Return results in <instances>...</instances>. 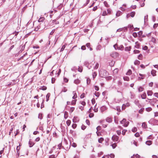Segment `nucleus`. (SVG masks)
Listing matches in <instances>:
<instances>
[{"instance_id": "c9c22d12", "label": "nucleus", "mask_w": 158, "mask_h": 158, "mask_svg": "<svg viewBox=\"0 0 158 158\" xmlns=\"http://www.w3.org/2000/svg\"><path fill=\"white\" fill-rule=\"evenodd\" d=\"M47 87L45 86H41L40 87V89L43 90H44L47 89Z\"/></svg>"}, {"instance_id": "c03bdc74", "label": "nucleus", "mask_w": 158, "mask_h": 158, "mask_svg": "<svg viewBox=\"0 0 158 158\" xmlns=\"http://www.w3.org/2000/svg\"><path fill=\"white\" fill-rule=\"evenodd\" d=\"M134 102L135 104H136L137 106H138L139 105V102L138 100L137 99L135 100L134 101Z\"/></svg>"}, {"instance_id": "7c9ffc66", "label": "nucleus", "mask_w": 158, "mask_h": 158, "mask_svg": "<svg viewBox=\"0 0 158 158\" xmlns=\"http://www.w3.org/2000/svg\"><path fill=\"white\" fill-rule=\"evenodd\" d=\"M104 139L102 137H101L100 139H98V141L99 143H102V142L103 141Z\"/></svg>"}, {"instance_id": "79ce46f5", "label": "nucleus", "mask_w": 158, "mask_h": 158, "mask_svg": "<svg viewBox=\"0 0 158 158\" xmlns=\"http://www.w3.org/2000/svg\"><path fill=\"white\" fill-rule=\"evenodd\" d=\"M38 118L40 119H42L43 118L42 114L40 113L38 115Z\"/></svg>"}, {"instance_id": "bf43d9fd", "label": "nucleus", "mask_w": 158, "mask_h": 158, "mask_svg": "<svg viewBox=\"0 0 158 158\" xmlns=\"http://www.w3.org/2000/svg\"><path fill=\"white\" fill-rule=\"evenodd\" d=\"M94 114L93 113H91L89 114V118H91L94 117Z\"/></svg>"}, {"instance_id": "4c0bfd02", "label": "nucleus", "mask_w": 158, "mask_h": 158, "mask_svg": "<svg viewBox=\"0 0 158 158\" xmlns=\"http://www.w3.org/2000/svg\"><path fill=\"white\" fill-rule=\"evenodd\" d=\"M129 122L128 121H127L125 122V123L123 125V126L124 127H127L128 125H129Z\"/></svg>"}, {"instance_id": "0e129e2a", "label": "nucleus", "mask_w": 158, "mask_h": 158, "mask_svg": "<svg viewBox=\"0 0 158 158\" xmlns=\"http://www.w3.org/2000/svg\"><path fill=\"white\" fill-rule=\"evenodd\" d=\"M65 48V46L64 45H63L60 51H63L64 50Z\"/></svg>"}, {"instance_id": "a878e982", "label": "nucleus", "mask_w": 158, "mask_h": 158, "mask_svg": "<svg viewBox=\"0 0 158 158\" xmlns=\"http://www.w3.org/2000/svg\"><path fill=\"white\" fill-rule=\"evenodd\" d=\"M131 47L130 46L126 47L125 48V50L126 51H130L131 50Z\"/></svg>"}, {"instance_id": "f03ea898", "label": "nucleus", "mask_w": 158, "mask_h": 158, "mask_svg": "<svg viewBox=\"0 0 158 158\" xmlns=\"http://www.w3.org/2000/svg\"><path fill=\"white\" fill-rule=\"evenodd\" d=\"M148 123L151 124L153 125H158V121L157 120L154 118L151 119L149 121Z\"/></svg>"}, {"instance_id": "72a5a7b5", "label": "nucleus", "mask_w": 158, "mask_h": 158, "mask_svg": "<svg viewBox=\"0 0 158 158\" xmlns=\"http://www.w3.org/2000/svg\"><path fill=\"white\" fill-rule=\"evenodd\" d=\"M142 127L143 128H146L147 127V125L145 123H143L142 124Z\"/></svg>"}, {"instance_id": "5701e85b", "label": "nucleus", "mask_w": 158, "mask_h": 158, "mask_svg": "<svg viewBox=\"0 0 158 158\" xmlns=\"http://www.w3.org/2000/svg\"><path fill=\"white\" fill-rule=\"evenodd\" d=\"M99 66V64L98 63H96L95 66L94 67V69H98Z\"/></svg>"}, {"instance_id": "412c9836", "label": "nucleus", "mask_w": 158, "mask_h": 158, "mask_svg": "<svg viewBox=\"0 0 158 158\" xmlns=\"http://www.w3.org/2000/svg\"><path fill=\"white\" fill-rule=\"evenodd\" d=\"M135 65H139L140 63V62L137 60H135L134 62Z\"/></svg>"}, {"instance_id": "4d7b16f0", "label": "nucleus", "mask_w": 158, "mask_h": 158, "mask_svg": "<svg viewBox=\"0 0 158 158\" xmlns=\"http://www.w3.org/2000/svg\"><path fill=\"white\" fill-rule=\"evenodd\" d=\"M76 100H74L72 101L71 102V104L72 105H75L76 104Z\"/></svg>"}, {"instance_id": "338daca9", "label": "nucleus", "mask_w": 158, "mask_h": 158, "mask_svg": "<svg viewBox=\"0 0 158 158\" xmlns=\"http://www.w3.org/2000/svg\"><path fill=\"white\" fill-rule=\"evenodd\" d=\"M94 88L97 91H98L99 89V87L98 86L96 85L94 86Z\"/></svg>"}, {"instance_id": "e433bc0d", "label": "nucleus", "mask_w": 158, "mask_h": 158, "mask_svg": "<svg viewBox=\"0 0 158 158\" xmlns=\"http://www.w3.org/2000/svg\"><path fill=\"white\" fill-rule=\"evenodd\" d=\"M108 14L106 10L104 11L103 12L102 14V15L103 16H105L106 15H107Z\"/></svg>"}, {"instance_id": "37998d69", "label": "nucleus", "mask_w": 158, "mask_h": 158, "mask_svg": "<svg viewBox=\"0 0 158 158\" xmlns=\"http://www.w3.org/2000/svg\"><path fill=\"white\" fill-rule=\"evenodd\" d=\"M71 121L70 120H68L67 121H66V124H67V125L68 126H69L70 125V124H71Z\"/></svg>"}, {"instance_id": "49530a36", "label": "nucleus", "mask_w": 158, "mask_h": 158, "mask_svg": "<svg viewBox=\"0 0 158 158\" xmlns=\"http://www.w3.org/2000/svg\"><path fill=\"white\" fill-rule=\"evenodd\" d=\"M133 52L134 54H138L140 52V51L138 50H135Z\"/></svg>"}, {"instance_id": "f3484780", "label": "nucleus", "mask_w": 158, "mask_h": 158, "mask_svg": "<svg viewBox=\"0 0 158 158\" xmlns=\"http://www.w3.org/2000/svg\"><path fill=\"white\" fill-rule=\"evenodd\" d=\"M25 47V45H24L21 46V49L19 51V52H21L24 49Z\"/></svg>"}, {"instance_id": "de8ad7c7", "label": "nucleus", "mask_w": 158, "mask_h": 158, "mask_svg": "<svg viewBox=\"0 0 158 158\" xmlns=\"http://www.w3.org/2000/svg\"><path fill=\"white\" fill-rule=\"evenodd\" d=\"M123 79L125 81H129V78L128 77H123Z\"/></svg>"}, {"instance_id": "7ed1b4c3", "label": "nucleus", "mask_w": 158, "mask_h": 158, "mask_svg": "<svg viewBox=\"0 0 158 158\" xmlns=\"http://www.w3.org/2000/svg\"><path fill=\"white\" fill-rule=\"evenodd\" d=\"M111 56L114 58H116L119 56L118 54L116 52H113L110 54Z\"/></svg>"}, {"instance_id": "09e8293b", "label": "nucleus", "mask_w": 158, "mask_h": 158, "mask_svg": "<svg viewBox=\"0 0 158 158\" xmlns=\"http://www.w3.org/2000/svg\"><path fill=\"white\" fill-rule=\"evenodd\" d=\"M71 70L72 71L76 72L77 70V69L75 67H73L71 69Z\"/></svg>"}, {"instance_id": "39448f33", "label": "nucleus", "mask_w": 158, "mask_h": 158, "mask_svg": "<svg viewBox=\"0 0 158 158\" xmlns=\"http://www.w3.org/2000/svg\"><path fill=\"white\" fill-rule=\"evenodd\" d=\"M84 65L85 66L89 69H90L92 68L91 66H89V64L88 61H85L84 62Z\"/></svg>"}, {"instance_id": "c85d7f7f", "label": "nucleus", "mask_w": 158, "mask_h": 158, "mask_svg": "<svg viewBox=\"0 0 158 158\" xmlns=\"http://www.w3.org/2000/svg\"><path fill=\"white\" fill-rule=\"evenodd\" d=\"M111 146H112L113 149H114L116 148L117 145L116 144V143H114L111 144Z\"/></svg>"}, {"instance_id": "a211bd4d", "label": "nucleus", "mask_w": 158, "mask_h": 158, "mask_svg": "<svg viewBox=\"0 0 158 158\" xmlns=\"http://www.w3.org/2000/svg\"><path fill=\"white\" fill-rule=\"evenodd\" d=\"M52 23L55 24H57L59 23V22L57 21V20L55 19L52 20Z\"/></svg>"}, {"instance_id": "cd10ccee", "label": "nucleus", "mask_w": 158, "mask_h": 158, "mask_svg": "<svg viewBox=\"0 0 158 158\" xmlns=\"http://www.w3.org/2000/svg\"><path fill=\"white\" fill-rule=\"evenodd\" d=\"M127 121V120L125 118H123L122 120L121 121H120V123L121 124H123V125L125 123V122H126Z\"/></svg>"}, {"instance_id": "393cba45", "label": "nucleus", "mask_w": 158, "mask_h": 158, "mask_svg": "<svg viewBox=\"0 0 158 158\" xmlns=\"http://www.w3.org/2000/svg\"><path fill=\"white\" fill-rule=\"evenodd\" d=\"M130 14L131 17H133L135 15V12H131L130 13Z\"/></svg>"}, {"instance_id": "3c124183", "label": "nucleus", "mask_w": 158, "mask_h": 158, "mask_svg": "<svg viewBox=\"0 0 158 158\" xmlns=\"http://www.w3.org/2000/svg\"><path fill=\"white\" fill-rule=\"evenodd\" d=\"M123 30L124 31H127V30L128 27H125L124 28H123Z\"/></svg>"}, {"instance_id": "9b49d317", "label": "nucleus", "mask_w": 158, "mask_h": 158, "mask_svg": "<svg viewBox=\"0 0 158 158\" xmlns=\"http://www.w3.org/2000/svg\"><path fill=\"white\" fill-rule=\"evenodd\" d=\"M45 19V18L44 17H40L38 20V21L39 22H42Z\"/></svg>"}, {"instance_id": "2eb2a0df", "label": "nucleus", "mask_w": 158, "mask_h": 158, "mask_svg": "<svg viewBox=\"0 0 158 158\" xmlns=\"http://www.w3.org/2000/svg\"><path fill=\"white\" fill-rule=\"evenodd\" d=\"M146 144L148 145H150L152 144V141L151 140H148L146 141Z\"/></svg>"}, {"instance_id": "e2e57ef3", "label": "nucleus", "mask_w": 158, "mask_h": 158, "mask_svg": "<svg viewBox=\"0 0 158 158\" xmlns=\"http://www.w3.org/2000/svg\"><path fill=\"white\" fill-rule=\"evenodd\" d=\"M128 28H130L131 29H132L133 28V26L131 25H129L127 26Z\"/></svg>"}, {"instance_id": "9d476101", "label": "nucleus", "mask_w": 158, "mask_h": 158, "mask_svg": "<svg viewBox=\"0 0 158 158\" xmlns=\"http://www.w3.org/2000/svg\"><path fill=\"white\" fill-rule=\"evenodd\" d=\"M122 12L121 11L119 10L118 11L116 14V16L117 17L119 16L122 14Z\"/></svg>"}, {"instance_id": "1a4fd4ad", "label": "nucleus", "mask_w": 158, "mask_h": 158, "mask_svg": "<svg viewBox=\"0 0 158 158\" xmlns=\"http://www.w3.org/2000/svg\"><path fill=\"white\" fill-rule=\"evenodd\" d=\"M106 121L108 123H111L112 121V119L110 117H107L106 119Z\"/></svg>"}, {"instance_id": "b1692460", "label": "nucleus", "mask_w": 158, "mask_h": 158, "mask_svg": "<svg viewBox=\"0 0 158 158\" xmlns=\"http://www.w3.org/2000/svg\"><path fill=\"white\" fill-rule=\"evenodd\" d=\"M115 110H116L118 111L119 112L121 111L120 107L118 106L116 107L115 108H113Z\"/></svg>"}, {"instance_id": "774afa93", "label": "nucleus", "mask_w": 158, "mask_h": 158, "mask_svg": "<svg viewBox=\"0 0 158 158\" xmlns=\"http://www.w3.org/2000/svg\"><path fill=\"white\" fill-rule=\"evenodd\" d=\"M49 158H55V156L54 155H50L49 156Z\"/></svg>"}, {"instance_id": "13d9d810", "label": "nucleus", "mask_w": 158, "mask_h": 158, "mask_svg": "<svg viewBox=\"0 0 158 158\" xmlns=\"http://www.w3.org/2000/svg\"><path fill=\"white\" fill-rule=\"evenodd\" d=\"M143 34L142 31H140L138 32V34L139 36H141Z\"/></svg>"}, {"instance_id": "4be33fe9", "label": "nucleus", "mask_w": 158, "mask_h": 158, "mask_svg": "<svg viewBox=\"0 0 158 158\" xmlns=\"http://www.w3.org/2000/svg\"><path fill=\"white\" fill-rule=\"evenodd\" d=\"M138 58L139 60H142L143 59V55L142 54H140L138 56Z\"/></svg>"}, {"instance_id": "dca6fc26", "label": "nucleus", "mask_w": 158, "mask_h": 158, "mask_svg": "<svg viewBox=\"0 0 158 158\" xmlns=\"http://www.w3.org/2000/svg\"><path fill=\"white\" fill-rule=\"evenodd\" d=\"M152 92L151 90H148L147 92V94L148 96L152 95Z\"/></svg>"}, {"instance_id": "f257e3e1", "label": "nucleus", "mask_w": 158, "mask_h": 158, "mask_svg": "<svg viewBox=\"0 0 158 158\" xmlns=\"http://www.w3.org/2000/svg\"><path fill=\"white\" fill-rule=\"evenodd\" d=\"M99 74L102 77H105L108 75V73L106 70L102 69L99 71Z\"/></svg>"}, {"instance_id": "6e6552de", "label": "nucleus", "mask_w": 158, "mask_h": 158, "mask_svg": "<svg viewBox=\"0 0 158 158\" xmlns=\"http://www.w3.org/2000/svg\"><path fill=\"white\" fill-rule=\"evenodd\" d=\"M80 80H79L78 79L75 80L74 81V83H75L76 84H78L80 83Z\"/></svg>"}, {"instance_id": "69168bd1", "label": "nucleus", "mask_w": 158, "mask_h": 158, "mask_svg": "<svg viewBox=\"0 0 158 158\" xmlns=\"http://www.w3.org/2000/svg\"><path fill=\"white\" fill-rule=\"evenodd\" d=\"M158 26V23H155V24H154L153 26V28L154 29H155Z\"/></svg>"}, {"instance_id": "864d4df0", "label": "nucleus", "mask_w": 158, "mask_h": 158, "mask_svg": "<svg viewBox=\"0 0 158 158\" xmlns=\"http://www.w3.org/2000/svg\"><path fill=\"white\" fill-rule=\"evenodd\" d=\"M75 108L73 107H72L70 108V112L71 113H72L74 110Z\"/></svg>"}, {"instance_id": "603ef678", "label": "nucleus", "mask_w": 158, "mask_h": 158, "mask_svg": "<svg viewBox=\"0 0 158 158\" xmlns=\"http://www.w3.org/2000/svg\"><path fill=\"white\" fill-rule=\"evenodd\" d=\"M13 126H11V128L10 129V132H9V135H10V134H11V132H12V131L13 130Z\"/></svg>"}, {"instance_id": "58836bf2", "label": "nucleus", "mask_w": 158, "mask_h": 158, "mask_svg": "<svg viewBox=\"0 0 158 158\" xmlns=\"http://www.w3.org/2000/svg\"><path fill=\"white\" fill-rule=\"evenodd\" d=\"M78 71L80 72H81L82 71V67H79Z\"/></svg>"}, {"instance_id": "6ab92c4d", "label": "nucleus", "mask_w": 158, "mask_h": 158, "mask_svg": "<svg viewBox=\"0 0 158 158\" xmlns=\"http://www.w3.org/2000/svg\"><path fill=\"white\" fill-rule=\"evenodd\" d=\"M104 4L105 6L106 7H109L110 6V5L108 4V3L106 1H104Z\"/></svg>"}, {"instance_id": "423d86ee", "label": "nucleus", "mask_w": 158, "mask_h": 158, "mask_svg": "<svg viewBox=\"0 0 158 158\" xmlns=\"http://www.w3.org/2000/svg\"><path fill=\"white\" fill-rule=\"evenodd\" d=\"M28 144L29 147H31L34 145L35 143L33 142L32 141L31 139H30Z\"/></svg>"}, {"instance_id": "680f3d73", "label": "nucleus", "mask_w": 158, "mask_h": 158, "mask_svg": "<svg viewBox=\"0 0 158 158\" xmlns=\"http://www.w3.org/2000/svg\"><path fill=\"white\" fill-rule=\"evenodd\" d=\"M95 95L97 97H98L100 95V94L99 92H95Z\"/></svg>"}, {"instance_id": "f8f14e48", "label": "nucleus", "mask_w": 158, "mask_h": 158, "mask_svg": "<svg viewBox=\"0 0 158 158\" xmlns=\"http://www.w3.org/2000/svg\"><path fill=\"white\" fill-rule=\"evenodd\" d=\"M141 97L143 99H145L146 98V94L145 93H144L141 95Z\"/></svg>"}, {"instance_id": "5fc2aeb1", "label": "nucleus", "mask_w": 158, "mask_h": 158, "mask_svg": "<svg viewBox=\"0 0 158 158\" xmlns=\"http://www.w3.org/2000/svg\"><path fill=\"white\" fill-rule=\"evenodd\" d=\"M137 130V129L136 127H134L132 129V131L134 132H135Z\"/></svg>"}, {"instance_id": "473e14b6", "label": "nucleus", "mask_w": 158, "mask_h": 158, "mask_svg": "<svg viewBox=\"0 0 158 158\" xmlns=\"http://www.w3.org/2000/svg\"><path fill=\"white\" fill-rule=\"evenodd\" d=\"M145 110L146 111L149 112L152 110V108L150 107H149L146 108Z\"/></svg>"}, {"instance_id": "4468645a", "label": "nucleus", "mask_w": 158, "mask_h": 158, "mask_svg": "<svg viewBox=\"0 0 158 158\" xmlns=\"http://www.w3.org/2000/svg\"><path fill=\"white\" fill-rule=\"evenodd\" d=\"M156 71L154 70H152L151 71V73L153 76H154L156 75Z\"/></svg>"}, {"instance_id": "8fccbe9b", "label": "nucleus", "mask_w": 158, "mask_h": 158, "mask_svg": "<svg viewBox=\"0 0 158 158\" xmlns=\"http://www.w3.org/2000/svg\"><path fill=\"white\" fill-rule=\"evenodd\" d=\"M67 89H66L65 87H64L62 89L61 92H65L67 91Z\"/></svg>"}, {"instance_id": "a18cd8bd", "label": "nucleus", "mask_w": 158, "mask_h": 158, "mask_svg": "<svg viewBox=\"0 0 158 158\" xmlns=\"http://www.w3.org/2000/svg\"><path fill=\"white\" fill-rule=\"evenodd\" d=\"M97 75V73L96 72H94L93 74V76L94 78Z\"/></svg>"}, {"instance_id": "bb28decb", "label": "nucleus", "mask_w": 158, "mask_h": 158, "mask_svg": "<svg viewBox=\"0 0 158 158\" xmlns=\"http://www.w3.org/2000/svg\"><path fill=\"white\" fill-rule=\"evenodd\" d=\"M107 13L108 14H111V11H112V10L110 8H108L107 10Z\"/></svg>"}, {"instance_id": "aec40b11", "label": "nucleus", "mask_w": 158, "mask_h": 158, "mask_svg": "<svg viewBox=\"0 0 158 158\" xmlns=\"http://www.w3.org/2000/svg\"><path fill=\"white\" fill-rule=\"evenodd\" d=\"M50 94L49 93H48L46 96V101L48 102V101L49 98L50 97Z\"/></svg>"}, {"instance_id": "ea45409f", "label": "nucleus", "mask_w": 158, "mask_h": 158, "mask_svg": "<svg viewBox=\"0 0 158 158\" xmlns=\"http://www.w3.org/2000/svg\"><path fill=\"white\" fill-rule=\"evenodd\" d=\"M143 90V88L141 87H140L138 88V91L139 92H142Z\"/></svg>"}, {"instance_id": "c756f323", "label": "nucleus", "mask_w": 158, "mask_h": 158, "mask_svg": "<svg viewBox=\"0 0 158 158\" xmlns=\"http://www.w3.org/2000/svg\"><path fill=\"white\" fill-rule=\"evenodd\" d=\"M132 73V71L131 69H129L127 72L126 74L129 75Z\"/></svg>"}, {"instance_id": "0eeeda50", "label": "nucleus", "mask_w": 158, "mask_h": 158, "mask_svg": "<svg viewBox=\"0 0 158 158\" xmlns=\"http://www.w3.org/2000/svg\"><path fill=\"white\" fill-rule=\"evenodd\" d=\"M101 111L102 112H103L107 109V107L106 106H103L101 108Z\"/></svg>"}, {"instance_id": "20e7f679", "label": "nucleus", "mask_w": 158, "mask_h": 158, "mask_svg": "<svg viewBox=\"0 0 158 158\" xmlns=\"http://www.w3.org/2000/svg\"><path fill=\"white\" fill-rule=\"evenodd\" d=\"M112 140L114 142H117L119 139V137L116 135H113L112 137Z\"/></svg>"}, {"instance_id": "ddd939ff", "label": "nucleus", "mask_w": 158, "mask_h": 158, "mask_svg": "<svg viewBox=\"0 0 158 158\" xmlns=\"http://www.w3.org/2000/svg\"><path fill=\"white\" fill-rule=\"evenodd\" d=\"M73 98L74 99L76 98L77 97V95L75 91L73 92Z\"/></svg>"}, {"instance_id": "2f4dec72", "label": "nucleus", "mask_w": 158, "mask_h": 158, "mask_svg": "<svg viewBox=\"0 0 158 158\" xmlns=\"http://www.w3.org/2000/svg\"><path fill=\"white\" fill-rule=\"evenodd\" d=\"M148 20V15H146L144 16V23H146V22Z\"/></svg>"}, {"instance_id": "052dcab7", "label": "nucleus", "mask_w": 158, "mask_h": 158, "mask_svg": "<svg viewBox=\"0 0 158 158\" xmlns=\"http://www.w3.org/2000/svg\"><path fill=\"white\" fill-rule=\"evenodd\" d=\"M77 126V125L76 124H73L72 125V127L74 128H75Z\"/></svg>"}, {"instance_id": "a19ab883", "label": "nucleus", "mask_w": 158, "mask_h": 158, "mask_svg": "<svg viewBox=\"0 0 158 158\" xmlns=\"http://www.w3.org/2000/svg\"><path fill=\"white\" fill-rule=\"evenodd\" d=\"M144 108L141 109L139 111V113L141 114H142L144 111Z\"/></svg>"}, {"instance_id": "6e6d98bb", "label": "nucleus", "mask_w": 158, "mask_h": 158, "mask_svg": "<svg viewBox=\"0 0 158 158\" xmlns=\"http://www.w3.org/2000/svg\"><path fill=\"white\" fill-rule=\"evenodd\" d=\"M80 103L83 106H85L86 104V103L84 101H80Z\"/></svg>"}, {"instance_id": "f704fd0d", "label": "nucleus", "mask_w": 158, "mask_h": 158, "mask_svg": "<svg viewBox=\"0 0 158 158\" xmlns=\"http://www.w3.org/2000/svg\"><path fill=\"white\" fill-rule=\"evenodd\" d=\"M118 72V69H114L113 71V73L114 74H116Z\"/></svg>"}]
</instances>
